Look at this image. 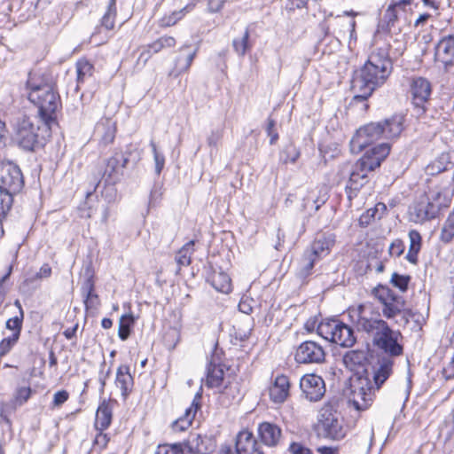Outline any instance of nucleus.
<instances>
[{"label":"nucleus","instance_id":"obj_27","mask_svg":"<svg viewBox=\"0 0 454 454\" xmlns=\"http://www.w3.org/2000/svg\"><path fill=\"white\" fill-rule=\"evenodd\" d=\"M115 386L121 390V396L126 399L133 387V378L128 365H120L116 372Z\"/></svg>","mask_w":454,"mask_h":454},{"label":"nucleus","instance_id":"obj_49","mask_svg":"<svg viewBox=\"0 0 454 454\" xmlns=\"http://www.w3.org/2000/svg\"><path fill=\"white\" fill-rule=\"evenodd\" d=\"M31 392L30 387H20L17 388L14 395L15 404L20 406L24 404L29 399Z\"/></svg>","mask_w":454,"mask_h":454},{"label":"nucleus","instance_id":"obj_41","mask_svg":"<svg viewBox=\"0 0 454 454\" xmlns=\"http://www.w3.org/2000/svg\"><path fill=\"white\" fill-rule=\"evenodd\" d=\"M364 360V353L361 350L348 351L343 356L344 364L351 370H353L356 365L363 364Z\"/></svg>","mask_w":454,"mask_h":454},{"label":"nucleus","instance_id":"obj_34","mask_svg":"<svg viewBox=\"0 0 454 454\" xmlns=\"http://www.w3.org/2000/svg\"><path fill=\"white\" fill-rule=\"evenodd\" d=\"M239 399L240 392L237 383L225 386L220 392L219 400L224 406L231 405L232 402L239 401Z\"/></svg>","mask_w":454,"mask_h":454},{"label":"nucleus","instance_id":"obj_5","mask_svg":"<svg viewBox=\"0 0 454 454\" xmlns=\"http://www.w3.org/2000/svg\"><path fill=\"white\" fill-rule=\"evenodd\" d=\"M403 129V118L397 115L384 121L368 123L356 130L350 141V149L352 153H359L380 139L397 137Z\"/></svg>","mask_w":454,"mask_h":454},{"label":"nucleus","instance_id":"obj_52","mask_svg":"<svg viewBox=\"0 0 454 454\" xmlns=\"http://www.w3.org/2000/svg\"><path fill=\"white\" fill-rule=\"evenodd\" d=\"M410 247L411 250L420 251L422 238L420 233L416 230L409 231Z\"/></svg>","mask_w":454,"mask_h":454},{"label":"nucleus","instance_id":"obj_13","mask_svg":"<svg viewBox=\"0 0 454 454\" xmlns=\"http://www.w3.org/2000/svg\"><path fill=\"white\" fill-rule=\"evenodd\" d=\"M300 387L302 394L310 402L320 401L325 394V380L314 373L305 374L300 380Z\"/></svg>","mask_w":454,"mask_h":454},{"label":"nucleus","instance_id":"obj_59","mask_svg":"<svg viewBox=\"0 0 454 454\" xmlns=\"http://www.w3.org/2000/svg\"><path fill=\"white\" fill-rule=\"evenodd\" d=\"M68 396L69 395L66 390H59L54 394L52 404L54 406H60L67 401Z\"/></svg>","mask_w":454,"mask_h":454},{"label":"nucleus","instance_id":"obj_47","mask_svg":"<svg viewBox=\"0 0 454 454\" xmlns=\"http://www.w3.org/2000/svg\"><path fill=\"white\" fill-rule=\"evenodd\" d=\"M18 333H12L11 336L4 338L0 341V357L7 355L19 340Z\"/></svg>","mask_w":454,"mask_h":454},{"label":"nucleus","instance_id":"obj_24","mask_svg":"<svg viewBox=\"0 0 454 454\" xmlns=\"http://www.w3.org/2000/svg\"><path fill=\"white\" fill-rule=\"evenodd\" d=\"M290 382L286 375H278L270 387V398L275 403H283L289 395Z\"/></svg>","mask_w":454,"mask_h":454},{"label":"nucleus","instance_id":"obj_17","mask_svg":"<svg viewBox=\"0 0 454 454\" xmlns=\"http://www.w3.org/2000/svg\"><path fill=\"white\" fill-rule=\"evenodd\" d=\"M206 279L217 292L230 294L232 291L231 278L221 268L210 267Z\"/></svg>","mask_w":454,"mask_h":454},{"label":"nucleus","instance_id":"obj_2","mask_svg":"<svg viewBox=\"0 0 454 454\" xmlns=\"http://www.w3.org/2000/svg\"><path fill=\"white\" fill-rule=\"evenodd\" d=\"M390 153L388 143L371 146L356 163L345 161L338 168L339 182L348 178L345 191L349 200L357 195L359 190L368 182V173L379 168Z\"/></svg>","mask_w":454,"mask_h":454},{"label":"nucleus","instance_id":"obj_44","mask_svg":"<svg viewBox=\"0 0 454 454\" xmlns=\"http://www.w3.org/2000/svg\"><path fill=\"white\" fill-rule=\"evenodd\" d=\"M300 157V151L292 144L287 145L280 153V160L284 164L294 163Z\"/></svg>","mask_w":454,"mask_h":454},{"label":"nucleus","instance_id":"obj_29","mask_svg":"<svg viewBox=\"0 0 454 454\" xmlns=\"http://www.w3.org/2000/svg\"><path fill=\"white\" fill-rule=\"evenodd\" d=\"M190 449L197 454H210L215 450V440L207 435L197 434L189 442Z\"/></svg>","mask_w":454,"mask_h":454},{"label":"nucleus","instance_id":"obj_55","mask_svg":"<svg viewBox=\"0 0 454 454\" xmlns=\"http://www.w3.org/2000/svg\"><path fill=\"white\" fill-rule=\"evenodd\" d=\"M223 137V130L222 129H214L210 132L207 138V143L210 147H217Z\"/></svg>","mask_w":454,"mask_h":454},{"label":"nucleus","instance_id":"obj_26","mask_svg":"<svg viewBox=\"0 0 454 454\" xmlns=\"http://www.w3.org/2000/svg\"><path fill=\"white\" fill-rule=\"evenodd\" d=\"M113 419V405L110 400H103L96 411L95 428L97 431H105L109 427Z\"/></svg>","mask_w":454,"mask_h":454},{"label":"nucleus","instance_id":"obj_35","mask_svg":"<svg viewBox=\"0 0 454 454\" xmlns=\"http://www.w3.org/2000/svg\"><path fill=\"white\" fill-rule=\"evenodd\" d=\"M13 203V193L0 186V223L5 218Z\"/></svg>","mask_w":454,"mask_h":454},{"label":"nucleus","instance_id":"obj_11","mask_svg":"<svg viewBox=\"0 0 454 454\" xmlns=\"http://www.w3.org/2000/svg\"><path fill=\"white\" fill-rule=\"evenodd\" d=\"M294 359L298 364H322L325 360V352L321 344L313 340H305L296 348Z\"/></svg>","mask_w":454,"mask_h":454},{"label":"nucleus","instance_id":"obj_50","mask_svg":"<svg viewBox=\"0 0 454 454\" xmlns=\"http://www.w3.org/2000/svg\"><path fill=\"white\" fill-rule=\"evenodd\" d=\"M155 454H184L181 444L159 445Z\"/></svg>","mask_w":454,"mask_h":454},{"label":"nucleus","instance_id":"obj_19","mask_svg":"<svg viewBox=\"0 0 454 454\" xmlns=\"http://www.w3.org/2000/svg\"><path fill=\"white\" fill-rule=\"evenodd\" d=\"M434 59L442 63L445 68L452 64L454 59V36L442 38L435 46Z\"/></svg>","mask_w":454,"mask_h":454},{"label":"nucleus","instance_id":"obj_58","mask_svg":"<svg viewBox=\"0 0 454 454\" xmlns=\"http://www.w3.org/2000/svg\"><path fill=\"white\" fill-rule=\"evenodd\" d=\"M153 51L148 46L140 52L137 60V67L139 68L145 66L146 62L151 59L153 55Z\"/></svg>","mask_w":454,"mask_h":454},{"label":"nucleus","instance_id":"obj_20","mask_svg":"<svg viewBox=\"0 0 454 454\" xmlns=\"http://www.w3.org/2000/svg\"><path fill=\"white\" fill-rule=\"evenodd\" d=\"M257 433L261 442L268 447L277 446L282 435L281 428L278 425L270 422L260 423Z\"/></svg>","mask_w":454,"mask_h":454},{"label":"nucleus","instance_id":"obj_46","mask_svg":"<svg viewBox=\"0 0 454 454\" xmlns=\"http://www.w3.org/2000/svg\"><path fill=\"white\" fill-rule=\"evenodd\" d=\"M15 304L19 307L20 315L9 318L6 321V328L12 330V333H18V336H20L22 327L23 311L19 301H16Z\"/></svg>","mask_w":454,"mask_h":454},{"label":"nucleus","instance_id":"obj_23","mask_svg":"<svg viewBox=\"0 0 454 454\" xmlns=\"http://www.w3.org/2000/svg\"><path fill=\"white\" fill-rule=\"evenodd\" d=\"M94 132L101 143L108 145L115 137L116 121L113 118L103 117L96 124Z\"/></svg>","mask_w":454,"mask_h":454},{"label":"nucleus","instance_id":"obj_30","mask_svg":"<svg viewBox=\"0 0 454 454\" xmlns=\"http://www.w3.org/2000/svg\"><path fill=\"white\" fill-rule=\"evenodd\" d=\"M318 261L320 260L305 250L296 270L297 278L301 280L307 279L313 273L314 266Z\"/></svg>","mask_w":454,"mask_h":454},{"label":"nucleus","instance_id":"obj_62","mask_svg":"<svg viewBox=\"0 0 454 454\" xmlns=\"http://www.w3.org/2000/svg\"><path fill=\"white\" fill-rule=\"evenodd\" d=\"M252 302H254L253 300H249L248 298H242L239 303V311L249 315L253 311Z\"/></svg>","mask_w":454,"mask_h":454},{"label":"nucleus","instance_id":"obj_22","mask_svg":"<svg viewBox=\"0 0 454 454\" xmlns=\"http://www.w3.org/2000/svg\"><path fill=\"white\" fill-rule=\"evenodd\" d=\"M425 195L427 197L429 203L434 205L437 212L440 213L450 205L452 193L446 187L436 185L429 188Z\"/></svg>","mask_w":454,"mask_h":454},{"label":"nucleus","instance_id":"obj_37","mask_svg":"<svg viewBox=\"0 0 454 454\" xmlns=\"http://www.w3.org/2000/svg\"><path fill=\"white\" fill-rule=\"evenodd\" d=\"M77 83H82L92 75L93 65L87 59H82L76 62Z\"/></svg>","mask_w":454,"mask_h":454},{"label":"nucleus","instance_id":"obj_25","mask_svg":"<svg viewBox=\"0 0 454 454\" xmlns=\"http://www.w3.org/2000/svg\"><path fill=\"white\" fill-rule=\"evenodd\" d=\"M200 398L201 396L198 393L195 395L191 406L185 410L184 414L172 423V428L175 432L184 431L191 426L196 412L200 407Z\"/></svg>","mask_w":454,"mask_h":454},{"label":"nucleus","instance_id":"obj_60","mask_svg":"<svg viewBox=\"0 0 454 454\" xmlns=\"http://www.w3.org/2000/svg\"><path fill=\"white\" fill-rule=\"evenodd\" d=\"M291 454H312L311 450L298 442H293L289 447Z\"/></svg>","mask_w":454,"mask_h":454},{"label":"nucleus","instance_id":"obj_42","mask_svg":"<svg viewBox=\"0 0 454 454\" xmlns=\"http://www.w3.org/2000/svg\"><path fill=\"white\" fill-rule=\"evenodd\" d=\"M454 239V216L448 215L447 219L442 224L441 233H440V240L448 244L452 241Z\"/></svg>","mask_w":454,"mask_h":454},{"label":"nucleus","instance_id":"obj_39","mask_svg":"<svg viewBox=\"0 0 454 454\" xmlns=\"http://www.w3.org/2000/svg\"><path fill=\"white\" fill-rule=\"evenodd\" d=\"M249 36V30L247 28L240 37L234 38L232 41V47L235 52L240 57H243L251 47L248 43Z\"/></svg>","mask_w":454,"mask_h":454},{"label":"nucleus","instance_id":"obj_21","mask_svg":"<svg viewBox=\"0 0 454 454\" xmlns=\"http://www.w3.org/2000/svg\"><path fill=\"white\" fill-rule=\"evenodd\" d=\"M411 93L413 104L417 107H423L431 95V84L423 77L414 78L411 86Z\"/></svg>","mask_w":454,"mask_h":454},{"label":"nucleus","instance_id":"obj_38","mask_svg":"<svg viewBox=\"0 0 454 454\" xmlns=\"http://www.w3.org/2000/svg\"><path fill=\"white\" fill-rule=\"evenodd\" d=\"M134 317L131 314L122 315L119 320L118 336L121 340H126L130 334V328L134 324Z\"/></svg>","mask_w":454,"mask_h":454},{"label":"nucleus","instance_id":"obj_18","mask_svg":"<svg viewBox=\"0 0 454 454\" xmlns=\"http://www.w3.org/2000/svg\"><path fill=\"white\" fill-rule=\"evenodd\" d=\"M237 454H263L259 443L248 430H242L236 439Z\"/></svg>","mask_w":454,"mask_h":454},{"label":"nucleus","instance_id":"obj_48","mask_svg":"<svg viewBox=\"0 0 454 454\" xmlns=\"http://www.w3.org/2000/svg\"><path fill=\"white\" fill-rule=\"evenodd\" d=\"M410 280V276L401 275L396 272H394L391 276L390 282L395 287L398 288L401 292L404 293L408 289Z\"/></svg>","mask_w":454,"mask_h":454},{"label":"nucleus","instance_id":"obj_51","mask_svg":"<svg viewBox=\"0 0 454 454\" xmlns=\"http://www.w3.org/2000/svg\"><path fill=\"white\" fill-rule=\"evenodd\" d=\"M51 275V268L48 263H44L33 277L26 279L27 283H33L35 280L48 278Z\"/></svg>","mask_w":454,"mask_h":454},{"label":"nucleus","instance_id":"obj_16","mask_svg":"<svg viewBox=\"0 0 454 454\" xmlns=\"http://www.w3.org/2000/svg\"><path fill=\"white\" fill-rule=\"evenodd\" d=\"M336 241V236L333 232H324L315 239L311 243L310 247L306 250L321 260L327 254H329L331 249L334 246Z\"/></svg>","mask_w":454,"mask_h":454},{"label":"nucleus","instance_id":"obj_15","mask_svg":"<svg viewBox=\"0 0 454 454\" xmlns=\"http://www.w3.org/2000/svg\"><path fill=\"white\" fill-rule=\"evenodd\" d=\"M1 181V186L13 194L19 192L24 184L20 168L12 162H8L3 167Z\"/></svg>","mask_w":454,"mask_h":454},{"label":"nucleus","instance_id":"obj_12","mask_svg":"<svg viewBox=\"0 0 454 454\" xmlns=\"http://www.w3.org/2000/svg\"><path fill=\"white\" fill-rule=\"evenodd\" d=\"M438 215L436 207L429 203L425 193L409 207L410 219L415 223H424L436 218Z\"/></svg>","mask_w":454,"mask_h":454},{"label":"nucleus","instance_id":"obj_1","mask_svg":"<svg viewBox=\"0 0 454 454\" xmlns=\"http://www.w3.org/2000/svg\"><path fill=\"white\" fill-rule=\"evenodd\" d=\"M348 317L358 331L372 335L373 343L380 349L392 356L403 354L400 331L393 330L380 318V312L372 304L364 303L349 309Z\"/></svg>","mask_w":454,"mask_h":454},{"label":"nucleus","instance_id":"obj_10","mask_svg":"<svg viewBox=\"0 0 454 454\" xmlns=\"http://www.w3.org/2000/svg\"><path fill=\"white\" fill-rule=\"evenodd\" d=\"M317 333L324 339L343 348H350L356 342L353 329L338 319L321 322L317 326Z\"/></svg>","mask_w":454,"mask_h":454},{"label":"nucleus","instance_id":"obj_33","mask_svg":"<svg viewBox=\"0 0 454 454\" xmlns=\"http://www.w3.org/2000/svg\"><path fill=\"white\" fill-rule=\"evenodd\" d=\"M196 4L194 2V0H192L190 3H188L184 8H182L181 10L179 11H175L173 12L171 14L169 15H165L161 20H160V25L162 27H170V26H174L178 20H180L181 19H183V17L192 12L194 7H195Z\"/></svg>","mask_w":454,"mask_h":454},{"label":"nucleus","instance_id":"obj_64","mask_svg":"<svg viewBox=\"0 0 454 454\" xmlns=\"http://www.w3.org/2000/svg\"><path fill=\"white\" fill-rule=\"evenodd\" d=\"M445 166H443L441 162H433L431 164H429L427 167V172L429 174V175H435V174H438V173H441L442 171L445 170Z\"/></svg>","mask_w":454,"mask_h":454},{"label":"nucleus","instance_id":"obj_40","mask_svg":"<svg viewBox=\"0 0 454 454\" xmlns=\"http://www.w3.org/2000/svg\"><path fill=\"white\" fill-rule=\"evenodd\" d=\"M116 16V2L110 0L107 5V10L101 20V26L107 30H111L114 27V20Z\"/></svg>","mask_w":454,"mask_h":454},{"label":"nucleus","instance_id":"obj_63","mask_svg":"<svg viewBox=\"0 0 454 454\" xmlns=\"http://www.w3.org/2000/svg\"><path fill=\"white\" fill-rule=\"evenodd\" d=\"M81 290H82V296L95 293L94 292V281L92 279V277H89L84 280Z\"/></svg>","mask_w":454,"mask_h":454},{"label":"nucleus","instance_id":"obj_3","mask_svg":"<svg viewBox=\"0 0 454 454\" xmlns=\"http://www.w3.org/2000/svg\"><path fill=\"white\" fill-rule=\"evenodd\" d=\"M391 70L392 62L385 50L372 53L364 65L354 72L351 80L354 100H366L377 87L386 82Z\"/></svg>","mask_w":454,"mask_h":454},{"label":"nucleus","instance_id":"obj_36","mask_svg":"<svg viewBox=\"0 0 454 454\" xmlns=\"http://www.w3.org/2000/svg\"><path fill=\"white\" fill-rule=\"evenodd\" d=\"M193 246L194 241L191 240L176 253V261L179 267L188 266L191 263V256L194 251Z\"/></svg>","mask_w":454,"mask_h":454},{"label":"nucleus","instance_id":"obj_4","mask_svg":"<svg viewBox=\"0 0 454 454\" xmlns=\"http://www.w3.org/2000/svg\"><path fill=\"white\" fill-rule=\"evenodd\" d=\"M28 99L38 107V114L43 122V131L48 132L56 122L57 111L61 106L60 98L53 88L52 78L49 74L33 72L27 82Z\"/></svg>","mask_w":454,"mask_h":454},{"label":"nucleus","instance_id":"obj_8","mask_svg":"<svg viewBox=\"0 0 454 454\" xmlns=\"http://www.w3.org/2000/svg\"><path fill=\"white\" fill-rule=\"evenodd\" d=\"M12 126L16 142L20 148L27 152L43 145L46 137L51 134V130L43 131V123L41 126L35 124L26 115L18 117Z\"/></svg>","mask_w":454,"mask_h":454},{"label":"nucleus","instance_id":"obj_14","mask_svg":"<svg viewBox=\"0 0 454 454\" xmlns=\"http://www.w3.org/2000/svg\"><path fill=\"white\" fill-rule=\"evenodd\" d=\"M129 161L128 156L122 152H115L107 159L102 178L106 184H115L123 175V169Z\"/></svg>","mask_w":454,"mask_h":454},{"label":"nucleus","instance_id":"obj_53","mask_svg":"<svg viewBox=\"0 0 454 454\" xmlns=\"http://www.w3.org/2000/svg\"><path fill=\"white\" fill-rule=\"evenodd\" d=\"M405 245L401 239H395L389 246L388 252L391 256L399 257L403 254Z\"/></svg>","mask_w":454,"mask_h":454},{"label":"nucleus","instance_id":"obj_57","mask_svg":"<svg viewBox=\"0 0 454 454\" xmlns=\"http://www.w3.org/2000/svg\"><path fill=\"white\" fill-rule=\"evenodd\" d=\"M275 125H276L275 121L269 118L267 127H266V132H267V135L270 137V145L275 144L276 141L278 139V135L275 129Z\"/></svg>","mask_w":454,"mask_h":454},{"label":"nucleus","instance_id":"obj_54","mask_svg":"<svg viewBox=\"0 0 454 454\" xmlns=\"http://www.w3.org/2000/svg\"><path fill=\"white\" fill-rule=\"evenodd\" d=\"M83 298L86 309H96L99 306V298L96 293L86 294Z\"/></svg>","mask_w":454,"mask_h":454},{"label":"nucleus","instance_id":"obj_6","mask_svg":"<svg viewBox=\"0 0 454 454\" xmlns=\"http://www.w3.org/2000/svg\"><path fill=\"white\" fill-rule=\"evenodd\" d=\"M393 361L382 359L379 368L374 372L373 384L365 379H359L357 386L353 387L350 402L357 411L367 410L373 403L375 390L388 379L392 372Z\"/></svg>","mask_w":454,"mask_h":454},{"label":"nucleus","instance_id":"obj_31","mask_svg":"<svg viewBox=\"0 0 454 454\" xmlns=\"http://www.w3.org/2000/svg\"><path fill=\"white\" fill-rule=\"evenodd\" d=\"M224 372L219 364L210 362L207 367L206 386L219 388L223 383Z\"/></svg>","mask_w":454,"mask_h":454},{"label":"nucleus","instance_id":"obj_32","mask_svg":"<svg viewBox=\"0 0 454 454\" xmlns=\"http://www.w3.org/2000/svg\"><path fill=\"white\" fill-rule=\"evenodd\" d=\"M413 0H399L390 4L384 14V21L388 27L394 26L400 12H405L406 7L411 4Z\"/></svg>","mask_w":454,"mask_h":454},{"label":"nucleus","instance_id":"obj_45","mask_svg":"<svg viewBox=\"0 0 454 454\" xmlns=\"http://www.w3.org/2000/svg\"><path fill=\"white\" fill-rule=\"evenodd\" d=\"M150 146L153 154L154 172L156 176H160L165 166V156L158 150L156 144L153 140L150 142Z\"/></svg>","mask_w":454,"mask_h":454},{"label":"nucleus","instance_id":"obj_61","mask_svg":"<svg viewBox=\"0 0 454 454\" xmlns=\"http://www.w3.org/2000/svg\"><path fill=\"white\" fill-rule=\"evenodd\" d=\"M108 442H109V437H108L107 434L104 433V431H98V433L97 434V435L95 437L94 444L98 446L101 449H104L106 447Z\"/></svg>","mask_w":454,"mask_h":454},{"label":"nucleus","instance_id":"obj_28","mask_svg":"<svg viewBox=\"0 0 454 454\" xmlns=\"http://www.w3.org/2000/svg\"><path fill=\"white\" fill-rule=\"evenodd\" d=\"M179 55L175 60V66L177 73L181 74L189 70L194 58L197 55L198 48H192L190 45H184L179 50Z\"/></svg>","mask_w":454,"mask_h":454},{"label":"nucleus","instance_id":"obj_43","mask_svg":"<svg viewBox=\"0 0 454 454\" xmlns=\"http://www.w3.org/2000/svg\"><path fill=\"white\" fill-rule=\"evenodd\" d=\"M176 44V40L172 36H161L151 44H148V48H150L153 53H158L162 49L165 48H172Z\"/></svg>","mask_w":454,"mask_h":454},{"label":"nucleus","instance_id":"obj_9","mask_svg":"<svg viewBox=\"0 0 454 454\" xmlns=\"http://www.w3.org/2000/svg\"><path fill=\"white\" fill-rule=\"evenodd\" d=\"M316 431L320 437L332 441H340L346 436L344 419L333 403H325L319 410Z\"/></svg>","mask_w":454,"mask_h":454},{"label":"nucleus","instance_id":"obj_7","mask_svg":"<svg viewBox=\"0 0 454 454\" xmlns=\"http://www.w3.org/2000/svg\"><path fill=\"white\" fill-rule=\"evenodd\" d=\"M373 296L381 304L382 316L400 326L409 323L405 311V301L403 296L395 294L390 287L379 285L372 289Z\"/></svg>","mask_w":454,"mask_h":454},{"label":"nucleus","instance_id":"obj_56","mask_svg":"<svg viewBox=\"0 0 454 454\" xmlns=\"http://www.w3.org/2000/svg\"><path fill=\"white\" fill-rule=\"evenodd\" d=\"M38 2L39 0H22L21 7L27 9V11L26 19H29L30 17L35 16Z\"/></svg>","mask_w":454,"mask_h":454}]
</instances>
